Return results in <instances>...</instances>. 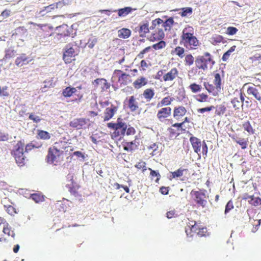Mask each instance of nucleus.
Returning <instances> with one entry per match:
<instances>
[{"label": "nucleus", "instance_id": "obj_52", "mask_svg": "<svg viewBox=\"0 0 261 261\" xmlns=\"http://www.w3.org/2000/svg\"><path fill=\"white\" fill-rule=\"evenodd\" d=\"M232 208H233V202L231 200H229L227 202V203L225 206V212H224L225 214H226L227 213H228Z\"/></svg>", "mask_w": 261, "mask_h": 261}, {"label": "nucleus", "instance_id": "obj_45", "mask_svg": "<svg viewBox=\"0 0 261 261\" xmlns=\"http://www.w3.org/2000/svg\"><path fill=\"white\" fill-rule=\"evenodd\" d=\"M235 141L237 143L239 144L241 146V148L243 149H245L247 147V143L244 139L242 138H238L237 139H235Z\"/></svg>", "mask_w": 261, "mask_h": 261}, {"label": "nucleus", "instance_id": "obj_51", "mask_svg": "<svg viewBox=\"0 0 261 261\" xmlns=\"http://www.w3.org/2000/svg\"><path fill=\"white\" fill-rule=\"evenodd\" d=\"M215 109V107L213 106H211L210 107H205L203 108H200L197 110L198 113H203L205 112H210Z\"/></svg>", "mask_w": 261, "mask_h": 261}, {"label": "nucleus", "instance_id": "obj_40", "mask_svg": "<svg viewBox=\"0 0 261 261\" xmlns=\"http://www.w3.org/2000/svg\"><path fill=\"white\" fill-rule=\"evenodd\" d=\"M185 170H186V169H182L181 168H179L177 170L171 172L172 177L175 178L181 177V176H182L183 172Z\"/></svg>", "mask_w": 261, "mask_h": 261}, {"label": "nucleus", "instance_id": "obj_55", "mask_svg": "<svg viewBox=\"0 0 261 261\" xmlns=\"http://www.w3.org/2000/svg\"><path fill=\"white\" fill-rule=\"evenodd\" d=\"M201 147H202V153L203 155L206 156L208 148H207V145H206V143L205 142V141L202 142Z\"/></svg>", "mask_w": 261, "mask_h": 261}, {"label": "nucleus", "instance_id": "obj_22", "mask_svg": "<svg viewBox=\"0 0 261 261\" xmlns=\"http://www.w3.org/2000/svg\"><path fill=\"white\" fill-rule=\"evenodd\" d=\"M147 83V80L144 77H141L140 79L136 80L134 82L133 85L136 89H139L145 85Z\"/></svg>", "mask_w": 261, "mask_h": 261}, {"label": "nucleus", "instance_id": "obj_34", "mask_svg": "<svg viewBox=\"0 0 261 261\" xmlns=\"http://www.w3.org/2000/svg\"><path fill=\"white\" fill-rule=\"evenodd\" d=\"M171 103V98L169 97H166L164 98L160 102H159L158 105L157 107H161L163 106H168L170 105Z\"/></svg>", "mask_w": 261, "mask_h": 261}, {"label": "nucleus", "instance_id": "obj_11", "mask_svg": "<svg viewBox=\"0 0 261 261\" xmlns=\"http://www.w3.org/2000/svg\"><path fill=\"white\" fill-rule=\"evenodd\" d=\"M190 141L192 145L194 151L197 153L200 158V155L199 152L201 150V147L202 142H201L200 140L195 137H191L190 138Z\"/></svg>", "mask_w": 261, "mask_h": 261}, {"label": "nucleus", "instance_id": "obj_29", "mask_svg": "<svg viewBox=\"0 0 261 261\" xmlns=\"http://www.w3.org/2000/svg\"><path fill=\"white\" fill-rule=\"evenodd\" d=\"M217 90L219 91L221 90V79L219 73H216L215 75V80L214 82Z\"/></svg>", "mask_w": 261, "mask_h": 261}, {"label": "nucleus", "instance_id": "obj_5", "mask_svg": "<svg viewBox=\"0 0 261 261\" xmlns=\"http://www.w3.org/2000/svg\"><path fill=\"white\" fill-rule=\"evenodd\" d=\"M108 126L109 128L115 130L114 134L115 136H124L127 128V124L122 122L121 119L117 120V123H109Z\"/></svg>", "mask_w": 261, "mask_h": 261}, {"label": "nucleus", "instance_id": "obj_44", "mask_svg": "<svg viewBox=\"0 0 261 261\" xmlns=\"http://www.w3.org/2000/svg\"><path fill=\"white\" fill-rule=\"evenodd\" d=\"M190 88L193 93H196L201 90V87L200 85L195 83L192 84L190 85Z\"/></svg>", "mask_w": 261, "mask_h": 261}, {"label": "nucleus", "instance_id": "obj_20", "mask_svg": "<svg viewBox=\"0 0 261 261\" xmlns=\"http://www.w3.org/2000/svg\"><path fill=\"white\" fill-rule=\"evenodd\" d=\"M76 92V88L69 86L63 90L62 94L64 97H71L73 94H75Z\"/></svg>", "mask_w": 261, "mask_h": 261}, {"label": "nucleus", "instance_id": "obj_56", "mask_svg": "<svg viewBox=\"0 0 261 261\" xmlns=\"http://www.w3.org/2000/svg\"><path fill=\"white\" fill-rule=\"evenodd\" d=\"M135 130L134 127H131L129 125L128 127H127V128H126V130L125 132L126 135H127V136L133 135L135 134Z\"/></svg>", "mask_w": 261, "mask_h": 261}, {"label": "nucleus", "instance_id": "obj_61", "mask_svg": "<svg viewBox=\"0 0 261 261\" xmlns=\"http://www.w3.org/2000/svg\"><path fill=\"white\" fill-rule=\"evenodd\" d=\"M183 124H184V122L179 123H176L173 124L172 126V127H177L178 130L180 129L181 131H185V129H184L182 128V125H183Z\"/></svg>", "mask_w": 261, "mask_h": 261}, {"label": "nucleus", "instance_id": "obj_24", "mask_svg": "<svg viewBox=\"0 0 261 261\" xmlns=\"http://www.w3.org/2000/svg\"><path fill=\"white\" fill-rule=\"evenodd\" d=\"M154 95V90L151 88L146 89L143 93V96L147 100V101H149L153 98Z\"/></svg>", "mask_w": 261, "mask_h": 261}, {"label": "nucleus", "instance_id": "obj_15", "mask_svg": "<svg viewBox=\"0 0 261 261\" xmlns=\"http://www.w3.org/2000/svg\"><path fill=\"white\" fill-rule=\"evenodd\" d=\"M178 71L176 68H173L170 71L163 76V80L165 81H173L177 76Z\"/></svg>", "mask_w": 261, "mask_h": 261}, {"label": "nucleus", "instance_id": "obj_27", "mask_svg": "<svg viewBox=\"0 0 261 261\" xmlns=\"http://www.w3.org/2000/svg\"><path fill=\"white\" fill-rule=\"evenodd\" d=\"M93 84L97 86L99 85L103 86L104 88L108 89L110 87L109 84L107 82V81L104 79H97L93 82Z\"/></svg>", "mask_w": 261, "mask_h": 261}, {"label": "nucleus", "instance_id": "obj_16", "mask_svg": "<svg viewBox=\"0 0 261 261\" xmlns=\"http://www.w3.org/2000/svg\"><path fill=\"white\" fill-rule=\"evenodd\" d=\"M192 223H194V224L189 223V225H188L185 228V231L188 237H192L193 234H190V233L191 232L197 233V231L198 230L199 228V227L196 224L195 222H192Z\"/></svg>", "mask_w": 261, "mask_h": 261}, {"label": "nucleus", "instance_id": "obj_14", "mask_svg": "<svg viewBox=\"0 0 261 261\" xmlns=\"http://www.w3.org/2000/svg\"><path fill=\"white\" fill-rule=\"evenodd\" d=\"M117 108L111 105L110 107L107 108L105 112V121H108L113 117L115 112L117 111Z\"/></svg>", "mask_w": 261, "mask_h": 261}, {"label": "nucleus", "instance_id": "obj_57", "mask_svg": "<svg viewBox=\"0 0 261 261\" xmlns=\"http://www.w3.org/2000/svg\"><path fill=\"white\" fill-rule=\"evenodd\" d=\"M207 229L206 228L202 227L199 228L198 231H197V234L200 237H202L205 236V233L206 232Z\"/></svg>", "mask_w": 261, "mask_h": 261}, {"label": "nucleus", "instance_id": "obj_25", "mask_svg": "<svg viewBox=\"0 0 261 261\" xmlns=\"http://www.w3.org/2000/svg\"><path fill=\"white\" fill-rule=\"evenodd\" d=\"M132 10V8L130 7H125L124 8L118 9V10H115L113 11V12H117L118 11V15L120 17H124L128 14L130 12H131Z\"/></svg>", "mask_w": 261, "mask_h": 261}, {"label": "nucleus", "instance_id": "obj_32", "mask_svg": "<svg viewBox=\"0 0 261 261\" xmlns=\"http://www.w3.org/2000/svg\"><path fill=\"white\" fill-rule=\"evenodd\" d=\"M236 48V46L233 45L231 46L229 50L225 52L222 56V60L223 61H226L228 59L230 54L235 50Z\"/></svg>", "mask_w": 261, "mask_h": 261}, {"label": "nucleus", "instance_id": "obj_8", "mask_svg": "<svg viewBox=\"0 0 261 261\" xmlns=\"http://www.w3.org/2000/svg\"><path fill=\"white\" fill-rule=\"evenodd\" d=\"M60 151L56 148H50L48 151L47 156V161L50 164H53L55 162H57V159L59 157Z\"/></svg>", "mask_w": 261, "mask_h": 261}, {"label": "nucleus", "instance_id": "obj_41", "mask_svg": "<svg viewBox=\"0 0 261 261\" xmlns=\"http://www.w3.org/2000/svg\"><path fill=\"white\" fill-rule=\"evenodd\" d=\"M224 38L220 35H215L212 38V42L213 44H217L223 42Z\"/></svg>", "mask_w": 261, "mask_h": 261}, {"label": "nucleus", "instance_id": "obj_49", "mask_svg": "<svg viewBox=\"0 0 261 261\" xmlns=\"http://www.w3.org/2000/svg\"><path fill=\"white\" fill-rule=\"evenodd\" d=\"M29 118L33 121L35 123H39L41 121L40 117L34 114V113H31L29 115Z\"/></svg>", "mask_w": 261, "mask_h": 261}, {"label": "nucleus", "instance_id": "obj_35", "mask_svg": "<svg viewBox=\"0 0 261 261\" xmlns=\"http://www.w3.org/2000/svg\"><path fill=\"white\" fill-rule=\"evenodd\" d=\"M226 111V107L223 105L217 106L216 107L215 113L216 115L221 116L223 115Z\"/></svg>", "mask_w": 261, "mask_h": 261}, {"label": "nucleus", "instance_id": "obj_62", "mask_svg": "<svg viewBox=\"0 0 261 261\" xmlns=\"http://www.w3.org/2000/svg\"><path fill=\"white\" fill-rule=\"evenodd\" d=\"M204 85L205 88L208 92H211L212 90H213L214 87L213 85L206 83H204Z\"/></svg>", "mask_w": 261, "mask_h": 261}, {"label": "nucleus", "instance_id": "obj_9", "mask_svg": "<svg viewBox=\"0 0 261 261\" xmlns=\"http://www.w3.org/2000/svg\"><path fill=\"white\" fill-rule=\"evenodd\" d=\"M171 114V108L166 107L161 109L158 112L156 117L161 122H164Z\"/></svg>", "mask_w": 261, "mask_h": 261}, {"label": "nucleus", "instance_id": "obj_19", "mask_svg": "<svg viewBox=\"0 0 261 261\" xmlns=\"http://www.w3.org/2000/svg\"><path fill=\"white\" fill-rule=\"evenodd\" d=\"M140 36L141 37H145L147 33L150 32L149 25L148 23H143L140 25L139 29L138 30Z\"/></svg>", "mask_w": 261, "mask_h": 261}, {"label": "nucleus", "instance_id": "obj_4", "mask_svg": "<svg viewBox=\"0 0 261 261\" xmlns=\"http://www.w3.org/2000/svg\"><path fill=\"white\" fill-rule=\"evenodd\" d=\"M206 193V191L203 189L199 191L193 190L191 192V194L193 196L195 203L202 207H205L207 203Z\"/></svg>", "mask_w": 261, "mask_h": 261}, {"label": "nucleus", "instance_id": "obj_3", "mask_svg": "<svg viewBox=\"0 0 261 261\" xmlns=\"http://www.w3.org/2000/svg\"><path fill=\"white\" fill-rule=\"evenodd\" d=\"M24 143L19 141L15 146L13 154L16 163L19 166H22L24 164L25 156L24 155Z\"/></svg>", "mask_w": 261, "mask_h": 261}, {"label": "nucleus", "instance_id": "obj_64", "mask_svg": "<svg viewBox=\"0 0 261 261\" xmlns=\"http://www.w3.org/2000/svg\"><path fill=\"white\" fill-rule=\"evenodd\" d=\"M10 11L7 10L4 11L2 13V16L5 18L8 17L10 15Z\"/></svg>", "mask_w": 261, "mask_h": 261}, {"label": "nucleus", "instance_id": "obj_54", "mask_svg": "<svg viewBox=\"0 0 261 261\" xmlns=\"http://www.w3.org/2000/svg\"><path fill=\"white\" fill-rule=\"evenodd\" d=\"M128 74H127L125 73H122L121 75L119 76V81H122V83H126V81L128 80Z\"/></svg>", "mask_w": 261, "mask_h": 261}, {"label": "nucleus", "instance_id": "obj_33", "mask_svg": "<svg viewBox=\"0 0 261 261\" xmlns=\"http://www.w3.org/2000/svg\"><path fill=\"white\" fill-rule=\"evenodd\" d=\"M97 42V38L95 36H91L88 39L87 45L90 48H92Z\"/></svg>", "mask_w": 261, "mask_h": 261}, {"label": "nucleus", "instance_id": "obj_46", "mask_svg": "<svg viewBox=\"0 0 261 261\" xmlns=\"http://www.w3.org/2000/svg\"><path fill=\"white\" fill-rule=\"evenodd\" d=\"M207 98L208 96L203 93L199 94L196 96V100L201 102L206 101Z\"/></svg>", "mask_w": 261, "mask_h": 261}, {"label": "nucleus", "instance_id": "obj_6", "mask_svg": "<svg viewBox=\"0 0 261 261\" xmlns=\"http://www.w3.org/2000/svg\"><path fill=\"white\" fill-rule=\"evenodd\" d=\"M182 40L184 41L186 45H190L191 46H197L199 42L197 38L190 33L186 32V29H185L182 31V35L181 36Z\"/></svg>", "mask_w": 261, "mask_h": 261}, {"label": "nucleus", "instance_id": "obj_13", "mask_svg": "<svg viewBox=\"0 0 261 261\" xmlns=\"http://www.w3.org/2000/svg\"><path fill=\"white\" fill-rule=\"evenodd\" d=\"M62 29L63 31L61 33H57L55 39L59 40L62 36L65 37L70 35V31L68 26L67 24H62L61 25L56 27V30L58 32H60V29Z\"/></svg>", "mask_w": 261, "mask_h": 261}, {"label": "nucleus", "instance_id": "obj_21", "mask_svg": "<svg viewBox=\"0 0 261 261\" xmlns=\"http://www.w3.org/2000/svg\"><path fill=\"white\" fill-rule=\"evenodd\" d=\"M128 106L132 112L135 111L138 108V102L136 101L134 96L129 97Z\"/></svg>", "mask_w": 261, "mask_h": 261}, {"label": "nucleus", "instance_id": "obj_12", "mask_svg": "<svg viewBox=\"0 0 261 261\" xmlns=\"http://www.w3.org/2000/svg\"><path fill=\"white\" fill-rule=\"evenodd\" d=\"M88 121V119L85 118H75L70 122L69 125L76 129H81L87 123Z\"/></svg>", "mask_w": 261, "mask_h": 261}, {"label": "nucleus", "instance_id": "obj_36", "mask_svg": "<svg viewBox=\"0 0 261 261\" xmlns=\"http://www.w3.org/2000/svg\"><path fill=\"white\" fill-rule=\"evenodd\" d=\"M38 135L39 137L41 139H49L50 138L49 134L44 130H38Z\"/></svg>", "mask_w": 261, "mask_h": 261}, {"label": "nucleus", "instance_id": "obj_26", "mask_svg": "<svg viewBox=\"0 0 261 261\" xmlns=\"http://www.w3.org/2000/svg\"><path fill=\"white\" fill-rule=\"evenodd\" d=\"M119 38L126 39L129 37L131 34L130 31L128 29L123 28L118 32Z\"/></svg>", "mask_w": 261, "mask_h": 261}, {"label": "nucleus", "instance_id": "obj_38", "mask_svg": "<svg viewBox=\"0 0 261 261\" xmlns=\"http://www.w3.org/2000/svg\"><path fill=\"white\" fill-rule=\"evenodd\" d=\"M244 129L248 133L253 134H254V129H253L249 122L247 121L245 122L243 125Z\"/></svg>", "mask_w": 261, "mask_h": 261}, {"label": "nucleus", "instance_id": "obj_10", "mask_svg": "<svg viewBox=\"0 0 261 261\" xmlns=\"http://www.w3.org/2000/svg\"><path fill=\"white\" fill-rule=\"evenodd\" d=\"M160 27L157 28L158 31L155 32H152V36L150 38L151 41H154L156 40H161L164 38V27L165 26L161 23L160 24Z\"/></svg>", "mask_w": 261, "mask_h": 261}, {"label": "nucleus", "instance_id": "obj_18", "mask_svg": "<svg viewBox=\"0 0 261 261\" xmlns=\"http://www.w3.org/2000/svg\"><path fill=\"white\" fill-rule=\"evenodd\" d=\"M28 58L24 54L18 57L15 60V64L17 66L21 67L23 64L28 63L31 60H28Z\"/></svg>", "mask_w": 261, "mask_h": 261}, {"label": "nucleus", "instance_id": "obj_17", "mask_svg": "<svg viewBox=\"0 0 261 261\" xmlns=\"http://www.w3.org/2000/svg\"><path fill=\"white\" fill-rule=\"evenodd\" d=\"M13 36H17L18 37L24 38L27 36V30L24 27H19L14 30Z\"/></svg>", "mask_w": 261, "mask_h": 261}, {"label": "nucleus", "instance_id": "obj_59", "mask_svg": "<svg viewBox=\"0 0 261 261\" xmlns=\"http://www.w3.org/2000/svg\"><path fill=\"white\" fill-rule=\"evenodd\" d=\"M160 192L163 195H167L169 192V187L163 186L160 188Z\"/></svg>", "mask_w": 261, "mask_h": 261}, {"label": "nucleus", "instance_id": "obj_28", "mask_svg": "<svg viewBox=\"0 0 261 261\" xmlns=\"http://www.w3.org/2000/svg\"><path fill=\"white\" fill-rule=\"evenodd\" d=\"M174 23L173 19L172 17H170L169 18L166 20V21H164L162 20V24H163L164 27V31L170 30L172 25Z\"/></svg>", "mask_w": 261, "mask_h": 261}, {"label": "nucleus", "instance_id": "obj_37", "mask_svg": "<svg viewBox=\"0 0 261 261\" xmlns=\"http://www.w3.org/2000/svg\"><path fill=\"white\" fill-rule=\"evenodd\" d=\"M181 12H180L181 16L182 17L187 16L192 13V9L190 7L184 8L181 9Z\"/></svg>", "mask_w": 261, "mask_h": 261}, {"label": "nucleus", "instance_id": "obj_23", "mask_svg": "<svg viewBox=\"0 0 261 261\" xmlns=\"http://www.w3.org/2000/svg\"><path fill=\"white\" fill-rule=\"evenodd\" d=\"M186 110L184 107L175 108L174 110L173 117L177 119V117H181L185 115Z\"/></svg>", "mask_w": 261, "mask_h": 261}, {"label": "nucleus", "instance_id": "obj_60", "mask_svg": "<svg viewBox=\"0 0 261 261\" xmlns=\"http://www.w3.org/2000/svg\"><path fill=\"white\" fill-rule=\"evenodd\" d=\"M14 55V53L13 50L8 49L6 50L5 57L6 58H10Z\"/></svg>", "mask_w": 261, "mask_h": 261}, {"label": "nucleus", "instance_id": "obj_1", "mask_svg": "<svg viewBox=\"0 0 261 261\" xmlns=\"http://www.w3.org/2000/svg\"><path fill=\"white\" fill-rule=\"evenodd\" d=\"M208 63H212V66L215 63V61L212 60L211 55L208 53H205L203 56H198L195 60V64L198 69H201L204 70L208 68L207 64Z\"/></svg>", "mask_w": 261, "mask_h": 261}, {"label": "nucleus", "instance_id": "obj_50", "mask_svg": "<svg viewBox=\"0 0 261 261\" xmlns=\"http://www.w3.org/2000/svg\"><path fill=\"white\" fill-rule=\"evenodd\" d=\"M185 61L187 65L190 66L193 64L194 58L191 54L188 55L185 57Z\"/></svg>", "mask_w": 261, "mask_h": 261}, {"label": "nucleus", "instance_id": "obj_63", "mask_svg": "<svg viewBox=\"0 0 261 261\" xmlns=\"http://www.w3.org/2000/svg\"><path fill=\"white\" fill-rule=\"evenodd\" d=\"M64 5V3L63 2H59L55 4H53V6L55 7V8H61Z\"/></svg>", "mask_w": 261, "mask_h": 261}, {"label": "nucleus", "instance_id": "obj_7", "mask_svg": "<svg viewBox=\"0 0 261 261\" xmlns=\"http://www.w3.org/2000/svg\"><path fill=\"white\" fill-rule=\"evenodd\" d=\"M247 93L249 95H252L261 103V87L260 86L254 85L249 86L247 89Z\"/></svg>", "mask_w": 261, "mask_h": 261}, {"label": "nucleus", "instance_id": "obj_47", "mask_svg": "<svg viewBox=\"0 0 261 261\" xmlns=\"http://www.w3.org/2000/svg\"><path fill=\"white\" fill-rule=\"evenodd\" d=\"M238 31V30L236 28L233 27H229L227 28L226 34L229 35H233L236 34Z\"/></svg>", "mask_w": 261, "mask_h": 261}, {"label": "nucleus", "instance_id": "obj_31", "mask_svg": "<svg viewBox=\"0 0 261 261\" xmlns=\"http://www.w3.org/2000/svg\"><path fill=\"white\" fill-rule=\"evenodd\" d=\"M231 103H232L233 107L235 110L239 109L241 107H242L243 105L241 101H240L239 98L238 97H235L232 99L231 101Z\"/></svg>", "mask_w": 261, "mask_h": 261}, {"label": "nucleus", "instance_id": "obj_48", "mask_svg": "<svg viewBox=\"0 0 261 261\" xmlns=\"http://www.w3.org/2000/svg\"><path fill=\"white\" fill-rule=\"evenodd\" d=\"M149 170H150V175L152 177H156V179L155 180L156 182H158L160 177L161 175L158 171L152 170L151 169L149 168Z\"/></svg>", "mask_w": 261, "mask_h": 261}, {"label": "nucleus", "instance_id": "obj_53", "mask_svg": "<svg viewBox=\"0 0 261 261\" xmlns=\"http://www.w3.org/2000/svg\"><path fill=\"white\" fill-rule=\"evenodd\" d=\"M185 49L184 48L180 47H177L175 49V52L177 55H178L179 57L182 58L183 57V54L184 53Z\"/></svg>", "mask_w": 261, "mask_h": 261}, {"label": "nucleus", "instance_id": "obj_43", "mask_svg": "<svg viewBox=\"0 0 261 261\" xmlns=\"http://www.w3.org/2000/svg\"><path fill=\"white\" fill-rule=\"evenodd\" d=\"M166 46V43L164 41H160L159 42L153 44L152 47L155 50L163 48Z\"/></svg>", "mask_w": 261, "mask_h": 261}, {"label": "nucleus", "instance_id": "obj_42", "mask_svg": "<svg viewBox=\"0 0 261 261\" xmlns=\"http://www.w3.org/2000/svg\"><path fill=\"white\" fill-rule=\"evenodd\" d=\"M31 198L36 202L38 203L42 201L43 196L40 194L34 193L31 195Z\"/></svg>", "mask_w": 261, "mask_h": 261}, {"label": "nucleus", "instance_id": "obj_30", "mask_svg": "<svg viewBox=\"0 0 261 261\" xmlns=\"http://www.w3.org/2000/svg\"><path fill=\"white\" fill-rule=\"evenodd\" d=\"M162 19L160 18H157L152 21L150 27H149L150 31L154 30L155 28H157L158 27H160V24L162 23Z\"/></svg>", "mask_w": 261, "mask_h": 261}, {"label": "nucleus", "instance_id": "obj_39", "mask_svg": "<svg viewBox=\"0 0 261 261\" xmlns=\"http://www.w3.org/2000/svg\"><path fill=\"white\" fill-rule=\"evenodd\" d=\"M3 232L5 234H7L8 236H11L13 238H14L15 235L13 231H10V227H9V224L8 223L5 225L3 228Z\"/></svg>", "mask_w": 261, "mask_h": 261}, {"label": "nucleus", "instance_id": "obj_2", "mask_svg": "<svg viewBox=\"0 0 261 261\" xmlns=\"http://www.w3.org/2000/svg\"><path fill=\"white\" fill-rule=\"evenodd\" d=\"M79 52V47L75 42L69 43L65 47L63 59L66 63H70L71 62L70 58L77 55Z\"/></svg>", "mask_w": 261, "mask_h": 261}, {"label": "nucleus", "instance_id": "obj_58", "mask_svg": "<svg viewBox=\"0 0 261 261\" xmlns=\"http://www.w3.org/2000/svg\"><path fill=\"white\" fill-rule=\"evenodd\" d=\"M9 139V135L0 132V141H6Z\"/></svg>", "mask_w": 261, "mask_h": 261}]
</instances>
